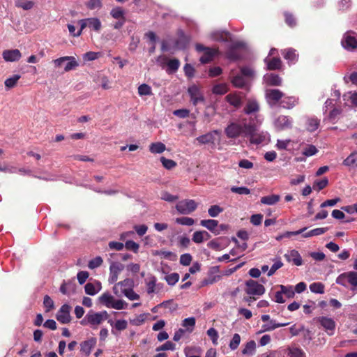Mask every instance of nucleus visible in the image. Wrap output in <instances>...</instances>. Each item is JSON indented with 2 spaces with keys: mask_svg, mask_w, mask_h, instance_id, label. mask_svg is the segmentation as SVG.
Segmentation results:
<instances>
[{
  "mask_svg": "<svg viewBox=\"0 0 357 357\" xmlns=\"http://www.w3.org/2000/svg\"><path fill=\"white\" fill-rule=\"evenodd\" d=\"M343 165L349 167L352 165H356L357 167V151L351 153L345 160H344Z\"/></svg>",
  "mask_w": 357,
  "mask_h": 357,
  "instance_id": "nucleus-42",
  "label": "nucleus"
},
{
  "mask_svg": "<svg viewBox=\"0 0 357 357\" xmlns=\"http://www.w3.org/2000/svg\"><path fill=\"white\" fill-rule=\"evenodd\" d=\"M43 305L46 309V312H50L54 307V301L48 295L45 296L43 300Z\"/></svg>",
  "mask_w": 357,
  "mask_h": 357,
  "instance_id": "nucleus-58",
  "label": "nucleus"
},
{
  "mask_svg": "<svg viewBox=\"0 0 357 357\" xmlns=\"http://www.w3.org/2000/svg\"><path fill=\"white\" fill-rule=\"evenodd\" d=\"M197 208V204L192 199H183L179 201L176 205V208L177 211L183 215L192 213Z\"/></svg>",
  "mask_w": 357,
  "mask_h": 357,
  "instance_id": "nucleus-4",
  "label": "nucleus"
},
{
  "mask_svg": "<svg viewBox=\"0 0 357 357\" xmlns=\"http://www.w3.org/2000/svg\"><path fill=\"white\" fill-rule=\"evenodd\" d=\"M293 119L290 116L280 115L274 121L275 128L278 130H284L292 128Z\"/></svg>",
  "mask_w": 357,
  "mask_h": 357,
  "instance_id": "nucleus-12",
  "label": "nucleus"
},
{
  "mask_svg": "<svg viewBox=\"0 0 357 357\" xmlns=\"http://www.w3.org/2000/svg\"><path fill=\"white\" fill-rule=\"evenodd\" d=\"M288 324V323H276L275 320L271 319L268 323L264 324L261 326V329L259 333H261L266 331H271L275 330V328L286 326Z\"/></svg>",
  "mask_w": 357,
  "mask_h": 357,
  "instance_id": "nucleus-22",
  "label": "nucleus"
},
{
  "mask_svg": "<svg viewBox=\"0 0 357 357\" xmlns=\"http://www.w3.org/2000/svg\"><path fill=\"white\" fill-rule=\"evenodd\" d=\"M165 149V145L162 142L152 143L149 146V151L153 153H161Z\"/></svg>",
  "mask_w": 357,
  "mask_h": 357,
  "instance_id": "nucleus-38",
  "label": "nucleus"
},
{
  "mask_svg": "<svg viewBox=\"0 0 357 357\" xmlns=\"http://www.w3.org/2000/svg\"><path fill=\"white\" fill-rule=\"evenodd\" d=\"M71 307L68 304L63 305L57 312L56 318L61 324H68L71 321L70 314Z\"/></svg>",
  "mask_w": 357,
  "mask_h": 357,
  "instance_id": "nucleus-15",
  "label": "nucleus"
},
{
  "mask_svg": "<svg viewBox=\"0 0 357 357\" xmlns=\"http://www.w3.org/2000/svg\"><path fill=\"white\" fill-rule=\"evenodd\" d=\"M282 55L289 63H294L297 61L298 54L294 49L289 48L282 50Z\"/></svg>",
  "mask_w": 357,
  "mask_h": 357,
  "instance_id": "nucleus-24",
  "label": "nucleus"
},
{
  "mask_svg": "<svg viewBox=\"0 0 357 357\" xmlns=\"http://www.w3.org/2000/svg\"><path fill=\"white\" fill-rule=\"evenodd\" d=\"M310 289L313 293L324 294V285L321 282H314L310 285Z\"/></svg>",
  "mask_w": 357,
  "mask_h": 357,
  "instance_id": "nucleus-47",
  "label": "nucleus"
},
{
  "mask_svg": "<svg viewBox=\"0 0 357 357\" xmlns=\"http://www.w3.org/2000/svg\"><path fill=\"white\" fill-rule=\"evenodd\" d=\"M138 93L139 96H151L152 95V90L149 85L142 84L138 87Z\"/></svg>",
  "mask_w": 357,
  "mask_h": 357,
  "instance_id": "nucleus-44",
  "label": "nucleus"
},
{
  "mask_svg": "<svg viewBox=\"0 0 357 357\" xmlns=\"http://www.w3.org/2000/svg\"><path fill=\"white\" fill-rule=\"evenodd\" d=\"M231 191L234 193H236V194H239V195H248L250 193V189L246 187L233 186L231 188Z\"/></svg>",
  "mask_w": 357,
  "mask_h": 357,
  "instance_id": "nucleus-62",
  "label": "nucleus"
},
{
  "mask_svg": "<svg viewBox=\"0 0 357 357\" xmlns=\"http://www.w3.org/2000/svg\"><path fill=\"white\" fill-rule=\"evenodd\" d=\"M280 199V196L278 195H271L268 196L262 197L261 198V203L266 205H274Z\"/></svg>",
  "mask_w": 357,
  "mask_h": 357,
  "instance_id": "nucleus-30",
  "label": "nucleus"
},
{
  "mask_svg": "<svg viewBox=\"0 0 357 357\" xmlns=\"http://www.w3.org/2000/svg\"><path fill=\"white\" fill-rule=\"evenodd\" d=\"M256 122L252 118L250 119L248 127L246 128V136L250 143L255 144H259L269 140V135L266 132H259L258 130V120Z\"/></svg>",
  "mask_w": 357,
  "mask_h": 357,
  "instance_id": "nucleus-1",
  "label": "nucleus"
},
{
  "mask_svg": "<svg viewBox=\"0 0 357 357\" xmlns=\"http://www.w3.org/2000/svg\"><path fill=\"white\" fill-rule=\"evenodd\" d=\"M160 305H162V307L168 309L170 312L176 311L178 308V305L174 303L172 300L163 301L162 303H160Z\"/></svg>",
  "mask_w": 357,
  "mask_h": 357,
  "instance_id": "nucleus-51",
  "label": "nucleus"
},
{
  "mask_svg": "<svg viewBox=\"0 0 357 357\" xmlns=\"http://www.w3.org/2000/svg\"><path fill=\"white\" fill-rule=\"evenodd\" d=\"M265 83L268 86H281L282 83V78L277 74L268 73L264 76Z\"/></svg>",
  "mask_w": 357,
  "mask_h": 357,
  "instance_id": "nucleus-19",
  "label": "nucleus"
},
{
  "mask_svg": "<svg viewBox=\"0 0 357 357\" xmlns=\"http://www.w3.org/2000/svg\"><path fill=\"white\" fill-rule=\"evenodd\" d=\"M34 3L31 1L17 0L15 2L17 7L22 8L26 10L31 9Z\"/></svg>",
  "mask_w": 357,
  "mask_h": 357,
  "instance_id": "nucleus-43",
  "label": "nucleus"
},
{
  "mask_svg": "<svg viewBox=\"0 0 357 357\" xmlns=\"http://www.w3.org/2000/svg\"><path fill=\"white\" fill-rule=\"evenodd\" d=\"M68 61L65 66L64 70L68 72L71 70L75 69L78 66V63L73 56H63L54 60V63L56 67H61L64 63Z\"/></svg>",
  "mask_w": 357,
  "mask_h": 357,
  "instance_id": "nucleus-9",
  "label": "nucleus"
},
{
  "mask_svg": "<svg viewBox=\"0 0 357 357\" xmlns=\"http://www.w3.org/2000/svg\"><path fill=\"white\" fill-rule=\"evenodd\" d=\"M347 278L348 279V284H351L352 286L351 289L354 290L357 287V272H347Z\"/></svg>",
  "mask_w": 357,
  "mask_h": 357,
  "instance_id": "nucleus-40",
  "label": "nucleus"
},
{
  "mask_svg": "<svg viewBox=\"0 0 357 357\" xmlns=\"http://www.w3.org/2000/svg\"><path fill=\"white\" fill-rule=\"evenodd\" d=\"M100 289L101 287L100 284L98 290L96 289L95 286L92 283H87L84 287L86 294L90 296L96 294L100 290Z\"/></svg>",
  "mask_w": 357,
  "mask_h": 357,
  "instance_id": "nucleus-57",
  "label": "nucleus"
},
{
  "mask_svg": "<svg viewBox=\"0 0 357 357\" xmlns=\"http://www.w3.org/2000/svg\"><path fill=\"white\" fill-rule=\"evenodd\" d=\"M243 47V43L241 42H232L227 47L225 52L226 57L231 61H236L240 59V54L238 49Z\"/></svg>",
  "mask_w": 357,
  "mask_h": 357,
  "instance_id": "nucleus-13",
  "label": "nucleus"
},
{
  "mask_svg": "<svg viewBox=\"0 0 357 357\" xmlns=\"http://www.w3.org/2000/svg\"><path fill=\"white\" fill-rule=\"evenodd\" d=\"M246 288L245 289L246 294L249 295H263L265 292L264 287L253 280H248L245 282Z\"/></svg>",
  "mask_w": 357,
  "mask_h": 357,
  "instance_id": "nucleus-11",
  "label": "nucleus"
},
{
  "mask_svg": "<svg viewBox=\"0 0 357 357\" xmlns=\"http://www.w3.org/2000/svg\"><path fill=\"white\" fill-rule=\"evenodd\" d=\"M103 262V260L101 257H96L94 259L90 260L88 264V267L90 269H95L98 267H100Z\"/></svg>",
  "mask_w": 357,
  "mask_h": 357,
  "instance_id": "nucleus-54",
  "label": "nucleus"
},
{
  "mask_svg": "<svg viewBox=\"0 0 357 357\" xmlns=\"http://www.w3.org/2000/svg\"><path fill=\"white\" fill-rule=\"evenodd\" d=\"M354 35L352 31H348L343 35L341 44L348 51L357 50V38Z\"/></svg>",
  "mask_w": 357,
  "mask_h": 357,
  "instance_id": "nucleus-8",
  "label": "nucleus"
},
{
  "mask_svg": "<svg viewBox=\"0 0 357 357\" xmlns=\"http://www.w3.org/2000/svg\"><path fill=\"white\" fill-rule=\"evenodd\" d=\"M128 303L121 299L119 300H115L114 299L112 305L111 306L112 308L116 309V310H123L126 309L128 307Z\"/></svg>",
  "mask_w": 357,
  "mask_h": 357,
  "instance_id": "nucleus-55",
  "label": "nucleus"
},
{
  "mask_svg": "<svg viewBox=\"0 0 357 357\" xmlns=\"http://www.w3.org/2000/svg\"><path fill=\"white\" fill-rule=\"evenodd\" d=\"M124 268V265L119 263L111 261L109 266V282L111 284L116 282L118 280L119 273Z\"/></svg>",
  "mask_w": 357,
  "mask_h": 357,
  "instance_id": "nucleus-16",
  "label": "nucleus"
},
{
  "mask_svg": "<svg viewBox=\"0 0 357 357\" xmlns=\"http://www.w3.org/2000/svg\"><path fill=\"white\" fill-rule=\"evenodd\" d=\"M225 100L231 105L236 108H239L243 104L242 98L237 93H229L226 96Z\"/></svg>",
  "mask_w": 357,
  "mask_h": 357,
  "instance_id": "nucleus-21",
  "label": "nucleus"
},
{
  "mask_svg": "<svg viewBox=\"0 0 357 357\" xmlns=\"http://www.w3.org/2000/svg\"><path fill=\"white\" fill-rule=\"evenodd\" d=\"M284 257L289 262H293L296 266H301L303 260L299 252L296 250H292L284 255Z\"/></svg>",
  "mask_w": 357,
  "mask_h": 357,
  "instance_id": "nucleus-20",
  "label": "nucleus"
},
{
  "mask_svg": "<svg viewBox=\"0 0 357 357\" xmlns=\"http://www.w3.org/2000/svg\"><path fill=\"white\" fill-rule=\"evenodd\" d=\"M195 48L197 52H204V54L200 58L202 63H209L213 60L214 56L218 52L217 49L207 47L202 44H197Z\"/></svg>",
  "mask_w": 357,
  "mask_h": 357,
  "instance_id": "nucleus-7",
  "label": "nucleus"
},
{
  "mask_svg": "<svg viewBox=\"0 0 357 357\" xmlns=\"http://www.w3.org/2000/svg\"><path fill=\"white\" fill-rule=\"evenodd\" d=\"M220 275H211L208 273V276L200 282L199 287L212 284L220 280Z\"/></svg>",
  "mask_w": 357,
  "mask_h": 357,
  "instance_id": "nucleus-32",
  "label": "nucleus"
},
{
  "mask_svg": "<svg viewBox=\"0 0 357 357\" xmlns=\"http://www.w3.org/2000/svg\"><path fill=\"white\" fill-rule=\"evenodd\" d=\"M317 321L325 329L328 335H333L335 329V322L332 318L327 317H319Z\"/></svg>",
  "mask_w": 357,
  "mask_h": 357,
  "instance_id": "nucleus-14",
  "label": "nucleus"
},
{
  "mask_svg": "<svg viewBox=\"0 0 357 357\" xmlns=\"http://www.w3.org/2000/svg\"><path fill=\"white\" fill-rule=\"evenodd\" d=\"M259 110V103L255 100H249L244 109L243 111L246 114L250 115L252 114H255Z\"/></svg>",
  "mask_w": 357,
  "mask_h": 357,
  "instance_id": "nucleus-26",
  "label": "nucleus"
},
{
  "mask_svg": "<svg viewBox=\"0 0 357 357\" xmlns=\"http://www.w3.org/2000/svg\"><path fill=\"white\" fill-rule=\"evenodd\" d=\"M180 66V61L177 59H170L167 62V69L166 71L168 73L176 72Z\"/></svg>",
  "mask_w": 357,
  "mask_h": 357,
  "instance_id": "nucleus-36",
  "label": "nucleus"
},
{
  "mask_svg": "<svg viewBox=\"0 0 357 357\" xmlns=\"http://www.w3.org/2000/svg\"><path fill=\"white\" fill-rule=\"evenodd\" d=\"M176 222L181 225L191 226L195 223V220L189 217H182L176 218Z\"/></svg>",
  "mask_w": 357,
  "mask_h": 357,
  "instance_id": "nucleus-59",
  "label": "nucleus"
},
{
  "mask_svg": "<svg viewBox=\"0 0 357 357\" xmlns=\"http://www.w3.org/2000/svg\"><path fill=\"white\" fill-rule=\"evenodd\" d=\"M264 61L267 64L268 69L270 70H279L282 66V61L278 57L266 58Z\"/></svg>",
  "mask_w": 357,
  "mask_h": 357,
  "instance_id": "nucleus-27",
  "label": "nucleus"
},
{
  "mask_svg": "<svg viewBox=\"0 0 357 357\" xmlns=\"http://www.w3.org/2000/svg\"><path fill=\"white\" fill-rule=\"evenodd\" d=\"M200 225L206 229H208L209 231L213 232L215 234H219V232L215 231V228L218 225V221L213 219H208V220H202L200 222Z\"/></svg>",
  "mask_w": 357,
  "mask_h": 357,
  "instance_id": "nucleus-28",
  "label": "nucleus"
},
{
  "mask_svg": "<svg viewBox=\"0 0 357 357\" xmlns=\"http://www.w3.org/2000/svg\"><path fill=\"white\" fill-rule=\"evenodd\" d=\"M241 342V336L238 333H235L230 341L229 348L231 350H235L238 348Z\"/></svg>",
  "mask_w": 357,
  "mask_h": 357,
  "instance_id": "nucleus-60",
  "label": "nucleus"
},
{
  "mask_svg": "<svg viewBox=\"0 0 357 357\" xmlns=\"http://www.w3.org/2000/svg\"><path fill=\"white\" fill-rule=\"evenodd\" d=\"M109 315L107 311L95 312L93 310H90L80 321V324L82 326L90 325L95 328L100 325L103 321L107 319Z\"/></svg>",
  "mask_w": 357,
  "mask_h": 357,
  "instance_id": "nucleus-3",
  "label": "nucleus"
},
{
  "mask_svg": "<svg viewBox=\"0 0 357 357\" xmlns=\"http://www.w3.org/2000/svg\"><path fill=\"white\" fill-rule=\"evenodd\" d=\"M20 77L21 76L20 75H14L12 77L7 78L4 82L6 88L7 89H10L15 87Z\"/></svg>",
  "mask_w": 357,
  "mask_h": 357,
  "instance_id": "nucleus-37",
  "label": "nucleus"
},
{
  "mask_svg": "<svg viewBox=\"0 0 357 357\" xmlns=\"http://www.w3.org/2000/svg\"><path fill=\"white\" fill-rule=\"evenodd\" d=\"M165 280L169 285H174L179 280V275L177 273H173L165 277Z\"/></svg>",
  "mask_w": 357,
  "mask_h": 357,
  "instance_id": "nucleus-53",
  "label": "nucleus"
},
{
  "mask_svg": "<svg viewBox=\"0 0 357 357\" xmlns=\"http://www.w3.org/2000/svg\"><path fill=\"white\" fill-rule=\"evenodd\" d=\"M248 122L243 119L241 123L231 122L225 129V133L228 138L236 139L240 136L245 137L246 128Z\"/></svg>",
  "mask_w": 357,
  "mask_h": 357,
  "instance_id": "nucleus-2",
  "label": "nucleus"
},
{
  "mask_svg": "<svg viewBox=\"0 0 357 357\" xmlns=\"http://www.w3.org/2000/svg\"><path fill=\"white\" fill-rule=\"evenodd\" d=\"M114 298L108 292H105L99 297V301L107 307H111Z\"/></svg>",
  "mask_w": 357,
  "mask_h": 357,
  "instance_id": "nucleus-33",
  "label": "nucleus"
},
{
  "mask_svg": "<svg viewBox=\"0 0 357 357\" xmlns=\"http://www.w3.org/2000/svg\"><path fill=\"white\" fill-rule=\"evenodd\" d=\"M222 211L223 208L218 205H213L208 210V215L212 218L217 217Z\"/></svg>",
  "mask_w": 357,
  "mask_h": 357,
  "instance_id": "nucleus-56",
  "label": "nucleus"
},
{
  "mask_svg": "<svg viewBox=\"0 0 357 357\" xmlns=\"http://www.w3.org/2000/svg\"><path fill=\"white\" fill-rule=\"evenodd\" d=\"M265 97L268 103L271 105H280V102L284 97V93L277 89H267L265 91Z\"/></svg>",
  "mask_w": 357,
  "mask_h": 357,
  "instance_id": "nucleus-10",
  "label": "nucleus"
},
{
  "mask_svg": "<svg viewBox=\"0 0 357 357\" xmlns=\"http://www.w3.org/2000/svg\"><path fill=\"white\" fill-rule=\"evenodd\" d=\"M121 292L130 301L138 300L139 298V296L133 291L132 288H124L121 290Z\"/></svg>",
  "mask_w": 357,
  "mask_h": 357,
  "instance_id": "nucleus-45",
  "label": "nucleus"
},
{
  "mask_svg": "<svg viewBox=\"0 0 357 357\" xmlns=\"http://www.w3.org/2000/svg\"><path fill=\"white\" fill-rule=\"evenodd\" d=\"M96 344V338H91L81 343V351L84 353L86 356H89L91 349L95 347Z\"/></svg>",
  "mask_w": 357,
  "mask_h": 357,
  "instance_id": "nucleus-25",
  "label": "nucleus"
},
{
  "mask_svg": "<svg viewBox=\"0 0 357 357\" xmlns=\"http://www.w3.org/2000/svg\"><path fill=\"white\" fill-rule=\"evenodd\" d=\"M231 82L234 86L240 89L245 87V86L246 85V81L244 77H243V75H237L236 76H234L231 79Z\"/></svg>",
  "mask_w": 357,
  "mask_h": 357,
  "instance_id": "nucleus-34",
  "label": "nucleus"
},
{
  "mask_svg": "<svg viewBox=\"0 0 357 357\" xmlns=\"http://www.w3.org/2000/svg\"><path fill=\"white\" fill-rule=\"evenodd\" d=\"M213 40L216 41L227 42L231 38V34L229 32H213L211 35Z\"/></svg>",
  "mask_w": 357,
  "mask_h": 357,
  "instance_id": "nucleus-29",
  "label": "nucleus"
},
{
  "mask_svg": "<svg viewBox=\"0 0 357 357\" xmlns=\"http://www.w3.org/2000/svg\"><path fill=\"white\" fill-rule=\"evenodd\" d=\"M160 162H162L163 167L168 170L172 169L177 165L175 161L171 159H167L165 157L160 158Z\"/></svg>",
  "mask_w": 357,
  "mask_h": 357,
  "instance_id": "nucleus-49",
  "label": "nucleus"
},
{
  "mask_svg": "<svg viewBox=\"0 0 357 357\" xmlns=\"http://www.w3.org/2000/svg\"><path fill=\"white\" fill-rule=\"evenodd\" d=\"M190 102L194 106L205 102V98L202 90L197 85H192L188 89Z\"/></svg>",
  "mask_w": 357,
  "mask_h": 357,
  "instance_id": "nucleus-6",
  "label": "nucleus"
},
{
  "mask_svg": "<svg viewBox=\"0 0 357 357\" xmlns=\"http://www.w3.org/2000/svg\"><path fill=\"white\" fill-rule=\"evenodd\" d=\"M256 344L254 340H250L246 343L242 354L244 355H253L255 351Z\"/></svg>",
  "mask_w": 357,
  "mask_h": 357,
  "instance_id": "nucleus-39",
  "label": "nucleus"
},
{
  "mask_svg": "<svg viewBox=\"0 0 357 357\" xmlns=\"http://www.w3.org/2000/svg\"><path fill=\"white\" fill-rule=\"evenodd\" d=\"M280 288L282 294H284L287 298H291L294 296L295 294L292 286L280 285Z\"/></svg>",
  "mask_w": 357,
  "mask_h": 357,
  "instance_id": "nucleus-46",
  "label": "nucleus"
},
{
  "mask_svg": "<svg viewBox=\"0 0 357 357\" xmlns=\"http://www.w3.org/2000/svg\"><path fill=\"white\" fill-rule=\"evenodd\" d=\"M342 110L341 108L334 107L328 114V119L333 123H335L341 114Z\"/></svg>",
  "mask_w": 357,
  "mask_h": 357,
  "instance_id": "nucleus-50",
  "label": "nucleus"
},
{
  "mask_svg": "<svg viewBox=\"0 0 357 357\" xmlns=\"http://www.w3.org/2000/svg\"><path fill=\"white\" fill-rule=\"evenodd\" d=\"M88 21V27L92 29L95 31H100L102 27V24L100 20L96 17H91L86 18Z\"/></svg>",
  "mask_w": 357,
  "mask_h": 357,
  "instance_id": "nucleus-35",
  "label": "nucleus"
},
{
  "mask_svg": "<svg viewBox=\"0 0 357 357\" xmlns=\"http://www.w3.org/2000/svg\"><path fill=\"white\" fill-rule=\"evenodd\" d=\"M158 254L165 259H170L172 261L176 260L177 257L175 253L171 251L160 250L158 252Z\"/></svg>",
  "mask_w": 357,
  "mask_h": 357,
  "instance_id": "nucleus-61",
  "label": "nucleus"
},
{
  "mask_svg": "<svg viewBox=\"0 0 357 357\" xmlns=\"http://www.w3.org/2000/svg\"><path fill=\"white\" fill-rule=\"evenodd\" d=\"M196 320L194 317L185 319L182 322V326L187 328V331L192 332L195 325Z\"/></svg>",
  "mask_w": 357,
  "mask_h": 357,
  "instance_id": "nucleus-48",
  "label": "nucleus"
},
{
  "mask_svg": "<svg viewBox=\"0 0 357 357\" xmlns=\"http://www.w3.org/2000/svg\"><path fill=\"white\" fill-rule=\"evenodd\" d=\"M299 99L295 96H285L284 94V97L282 98L280 102V106L290 109L293 108L294 106L298 104Z\"/></svg>",
  "mask_w": 357,
  "mask_h": 357,
  "instance_id": "nucleus-18",
  "label": "nucleus"
},
{
  "mask_svg": "<svg viewBox=\"0 0 357 357\" xmlns=\"http://www.w3.org/2000/svg\"><path fill=\"white\" fill-rule=\"evenodd\" d=\"M320 121L317 118H310L307 121V130L310 132L315 131L319 126Z\"/></svg>",
  "mask_w": 357,
  "mask_h": 357,
  "instance_id": "nucleus-41",
  "label": "nucleus"
},
{
  "mask_svg": "<svg viewBox=\"0 0 357 357\" xmlns=\"http://www.w3.org/2000/svg\"><path fill=\"white\" fill-rule=\"evenodd\" d=\"M218 130L209 132L196 138V140L201 144H213L215 142L214 134H218Z\"/></svg>",
  "mask_w": 357,
  "mask_h": 357,
  "instance_id": "nucleus-23",
  "label": "nucleus"
},
{
  "mask_svg": "<svg viewBox=\"0 0 357 357\" xmlns=\"http://www.w3.org/2000/svg\"><path fill=\"white\" fill-rule=\"evenodd\" d=\"M192 257L190 254H183L180 257V264L183 266H189L192 261Z\"/></svg>",
  "mask_w": 357,
  "mask_h": 357,
  "instance_id": "nucleus-64",
  "label": "nucleus"
},
{
  "mask_svg": "<svg viewBox=\"0 0 357 357\" xmlns=\"http://www.w3.org/2000/svg\"><path fill=\"white\" fill-rule=\"evenodd\" d=\"M2 56L6 61L15 62L20 59L22 54L17 49L6 50L3 52Z\"/></svg>",
  "mask_w": 357,
  "mask_h": 357,
  "instance_id": "nucleus-17",
  "label": "nucleus"
},
{
  "mask_svg": "<svg viewBox=\"0 0 357 357\" xmlns=\"http://www.w3.org/2000/svg\"><path fill=\"white\" fill-rule=\"evenodd\" d=\"M110 15L114 17V19H119L122 20L125 19L124 17V11L120 7H116L113 8L111 12Z\"/></svg>",
  "mask_w": 357,
  "mask_h": 357,
  "instance_id": "nucleus-52",
  "label": "nucleus"
},
{
  "mask_svg": "<svg viewBox=\"0 0 357 357\" xmlns=\"http://www.w3.org/2000/svg\"><path fill=\"white\" fill-rule=\"evenodd\" d=\"M289 355L290 357H305L303 351L297 347L289 349Z\"/></svg>",
  "mask_w": 357,
  "mask_h": 357,
  "instance_id": "nucleus-63",
  "label": "nucleus"
},
{
  "mask_svg": "<svg viewBox=\"0 0 357 357\" xmlns=\"http://www.w3.org/2000/svg\"><path fill=\"white\" fill-rule=\"evenodd\" d=\"M211 91L213 94L224 95L228 92L229 88L227 84L221 83L215 84Z\"/></svg>",
  "mask_w": 357,
  "mask_h": 357,
  "instance_id": "nucleus-31",
  "label": "nucleus"
},
{
  "mask_svg": "<svg viewBox=\"0 0 357 357\" xmlns=\"http://www.w3.org/2000/svg\"><path fill=\"white\" fill-rule=\"evenodd\" d=\"M307 229V227L302 228L299 230L294 231H287L283 236L290 237L291 236H296L303 234L304 238H310L314 236H319L324 234L328 231V227L316 228L307 232L303 233Z\"/></svg>",
  "mask_w": 357,
  "mask_h": 357,
  "instance_id": "nucleus-5",
  "label": "nucleus"
}]
</instances>
